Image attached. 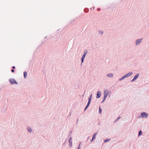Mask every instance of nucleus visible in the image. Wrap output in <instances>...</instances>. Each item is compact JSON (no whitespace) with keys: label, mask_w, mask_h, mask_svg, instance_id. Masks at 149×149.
I'll return each mask as SVG.
<instances>
[{"label":"nucleus","mask_w":149,"mask_h":149,"mask_svg":"<svg viewBox=\"0 0 149 149\" xmlns=\"http://www.w3.org/2000/svg\"><path fill=\"white\" fill-rule=\"evenodd\" d=\"M133 74L132 72H131L125 74L124 76H123L122 77L120 78L119 79H118L119 81H121L123 79H124L126 78L127 77L130 76H131Z\"/></svg>","instance_id":"f257e3e1"},{"label":"nucleus","mask_w":149,"mask_h":149,"mask_svg":"<svg viewBox=\"0 0 149 149\" xmlns=\"http://www.w3.org/2000/svg\"><path fill=\"white\" fill-rule=\"evenodd\" d=\"M88 52V50L87 49H85L84 52V54L82 56V57L81 58V64L84 61V59L86 56V55L87 54Z\"/></svg>","instance_id":"f03ea898"},{"label":"nucleus","mask_w":149,"mask_h":149,"mask_svg":"<svg viewBox=\"0 0 149 149\" xmlns=\"http://www.w3.org/2000/svg\"><path fill=\"white\" fill-rule=\"evenodd\" d=\"M9 81L11 85L14 84H18L17 82L13 78L10 79H9Z\"/></svg>","instance_id":"7ed1b4c3"},{"label":"nucleus","mask_w":149,"mask_h":149,"mask_svg":"<svg viewBox=\"0 0 149 149\" xmlns=\"http://www.w3.org/2000/svg\"><path fill=\"white\" fill-rule=\"evenodd\" d=\"M143 39V38H141L139 39L136 40L135 41L136 45L137 46V45H139L140 44L141 42V41Z\"/></svg>","instance_id":"20e7f679"},{"label":"nucleus","mask_w":149,"mask_h":149,"mask_svg":"<svg viewBox=\"0 0 149 149\" xmlns=\"http://www.w3.org/2000/svg\"><path fill=\"white\" fill-rule=\"evenodd\" d=\"M141 116L143 118H147L148 116V114L145 112H142L141 113Z\"/></svg>","instance_id":"39448f33"},{"label":"nucleus","mask_w":149,"mask_h":149,"mask_svg":"<svg viewBox=\"0 0 149 149\" xmlns=\"http://www.w3.org/2000/svg\"><path fill=\"white\" fill-rule=\"evenodd\" d=\"M139 74L138 73L134 77V78L131 80V82H133L135 81L139 77Z\"/></svg>","instance_id":"423d86ee"},{"label":"nucleus","mask_w":149,"mask_h":149,"mask_svg":"<svg viewBox=\"0 0 149 149\" xmlns=\"http://www.w3.org/2000/svg\"><path fill=\"white\" fill-rule=\"evenodd\" d=\"M101 95V91H99L97 93V96L96 98L97 99L100 98Z\"/></svg>","instance_id":"0eeeda50"},{"label":"nucleus","mask_w":149,"mask_h":149,"mask_svg":"<svg viewBox=\"0 0 149 149\" xmlns=\"http://www.w3.org/2000/svg\"><path fill=\"white\" fill-rule=\"evenodd\" d=\"M104 96L103 97H104L105 98H106L108 96V94H107V89H105L104 91Z\"/></svg>","instance_id":"6e6552de"},{"label":"nucleus","mask_w":149,"mask_h":149,"mask_svg":"<svg viewBox=\"0 0 149 149\" xmlns=\"http://www.w3.org/2000/svg\"><path fill=\"white\" fill-rule=\"evenodd\" d=\"M107 93L108 94V95H109V97H110L111 95V92L110 91H109V90L107 89Z\"/></svg>","instance_id":"1a4fd4ad"},{"label":"nucleus","mask_w":149,"mask_h":149,"mask_svg":"<svg viewBox=\"0 0 149 149\" xmlns=\"http://www.w3.org/2000/svg\"><path fill=\"white\" fill-rule=\"evenodd\" d=\"M107 76H108V77H109L111 78L113 77V74H111V73L108 74H107Z\"/></svg>","instance_id":"9d476101"},{"label":"nucleus","mask_w":149,"mask_h":149,"mask_svg":"<svg viewBox=\"0 0 149 149\" xmlns=\"http://www.w3.org/2000/svg\"><path fill=\"white\" fill-rule=\"evenodd\" d=\"M27 74V73L26 72L24 71V78H26Z\"/></svg>","instance_id":"9b49d317"},{"label":"nucleus","mask_w":149,"mask_h":149,"mask_svg":"<svg viewBox=\"0 0 149 149\" xmlns=\"http://www.w3.org/2000/svg\"><path fill=\"white\" fill-rule=\"evenodd\" d=\"M111 139H110L107 138L104 141V143H105L110 141Z\"/></svg>","instance_id":"f8f14e48"},{"label":"nucleus","mask_w":149,"mask_h":149,"mask_svg":"<svg viewBox=\"0 0 149 149\" xmlns=\"http://www.w3.org/2000/svg\"><path fill=\"white\" fill-rule=\"evenodd\" d=\"M27 130L30 133H31L32 130V129L29 127H28Z\"/></svg>","instance_id":"ddd939ff"},{"label":"nucleus","mask_w":149,"mask_h":149,"mask_svg":"<svg viewBox=\"0 0 149 149\" xmlns=\"http://www.w3.org/2000/svg\"><path fill=\"white\" fill-rule=\"evenodd\" d=\"M97 132H96V133H94L93 134V135L92 138L95 139L96 138V135L97 134Z\"/></svg>","instance_id":"4468645a"},{"label":"nucleus","mask_w":149,"mask_h":149,"mask_svg":"<svg viewBox=\"0 0 149 149\" xmlns=\"http://www.w3.org/2000/svg\"><path fill=\"white\" fill-rule=\"evenodd\" d=\"M88 10H89V9L88 8H85L84 9V11L85 12V13H87L88 12Z\"/></svg>","instance_id":"2eb2a0df"},{"label":"nucleus","mask_w":149,"mask_h":149,"mask_svg":"<svg viewBox=\"0 0 149 149\" xmlns=\"http://www.w3.org/2000/svg\"><path fill=\"white\" fill-rule=\"evenodd\" d=\"M142 132L141 130H140L139 131V134H138V136H141L142 134Z\"/></svg>","instance_id":"dca6fc26"},{"label":"nucleus","mask_w":149,"mask_h":149,"mask_svg":"<svg viewBox=\"0 0 149 149\" xmlns=\"http://www.w3.org/2000/svg\"><path fill=\"white\" fill-rule=\"evenodd\" d=\"M102 109L100 107H99V112H98L99 113V114L101 113V112H102Z\"/></svg>","instance_id":"f3484780"},{"label":"nucleus","mask_w":149,"mask_h":149,"mask_svg":"<svg viewBox=\"0 0 149 149\" xmlns=\"http://www.w3.org/2000/svg\"><path fill=\"white\" fill-rule=\"evenodd\" d=\"M98 32L101 35H102L103 34L104 32L103 31H101L100 30L98 31Z\"/></svg>","instance_id":"a211bd4d"},{"label":"nucleus","mask_w":149,"mask_h":149,"mask_svg":"<svg viewBox=\"0 0 149 149\" xmlns=\"http://www.w3.org/2000/svg\"><path fill=\"white\" fill-rule=\"evenodd\" d=\"M69 146L70 147H71L72 146V141L69 142Z\"/></svg>","instance_id":"6ab92c4d"},{"label":"nucleus","mask_w":149,"mask_h":149,"mask_svg":"<svg viewBox=\"0 0 149 149\" xmlns=\"http://www.w3.org/2000/svg\"><path fill=\"white\" fill-rule=\"evenodd\" d=\"M106 99V98H104V97H103V100H102V101L101 102V103H103L104 102Z\"/></svg>","instance_id":"aec40b11"},{"label":"nucleus","mask_w":149,"mask_h":149,"mask_svg":"<svg viewBox=\"0 0 149 149\" xmlns=\"http://www.w3.org/2000/svg\"><path fill=\"white\" fill-rule=\"evenodd\" d=\"M121 118V117L120 116H119L116 119V120H115V122L116 121H118V120H119L120 118Z\"/></svg>","instance_id":"412c9836"},{"label":"nucleus","mask_w":149,"mask_h":149,"mask_svg":"<svg viewBox=\"0 0 149 149\" xmlns=\"http://www.w3.org/2000/svg\"><path fill=\"white\" fill-rule=\"evenodd\" d=\"M92 94H91V95H90V96H89V98H88V99H91V100L92 99Z\"/></svg>","instance_id":"4be33fe9"},{"label":"nucleus","mask_w":149,"mask_h":149,"mask_svg":"<svg viewBox=\"0 0 149 149\" xmlns=\"http://www.w3.org/2000/svg\"><path fill=\"white\" fill-rule=\"evenodd\" d=\"M90 104V103H87V104L86 105V108H88V107Z\"/></svg>","instance_id":"5701e85b"},{"label":"nucleus","mask_w":149,"mask_h":149,"mask_svg":"<svg viewBox=\"0 0 149 149\" xmlns=\"http://www.w3.org/2000/svg\"><path fill=\"white\" fill-rule=\"evenodd\" d=\"M81 145V143H80L79 144V146L77 148V149H80V145Z\"/></svg>","instance_id":"b1692460"},{"label":"nucleus","mask_w":149,"mask_h":149,"mask_svg":"<svg viewBox=\"0 0 149 149\" xmlns=\"http://www.w3.org/2000/svg\"><path fill=\"white\" fill-rule=\"evenodd\" d=\"M72 140V137H70L69 139V142H72V141H71V140Z\"/></svg>","instance_id":"393cba45"},{"label":"nucleus","mask_w":149,"mask_h":149,"mask_svg":"<svg viewBox=\"0 0 149 149\" xmlns=\"http://www.w3.org/2000/svg\"><path fill=\"white\" fill-rule=\"evenodd\" d=\"M91 99H88V103H90H90L91 102Z\"/></svg>","instance_id":"a878e982"},{"label":"nucleus","mask_w":149,"mask_h":149,"mask_svg":"<svg viewBox=\"0 0 149 149\" xmlns=\"http://www.w3.org/2000/svg\"><path fill=\"white\" fill-rule=\"evenodd\" d=\"M72 131H71L70 132L69 134V136H70L71 135V134H72Z\"/></svg>","instance_id":"bb28decb"},{"label":"nucleus","mask_w":149,"mask_h":149,"mask_svg":"<svg viewBox=\"0 0 149 149\" xmlns=\"http://www.w3.org/2000/svg\"><path fill=\"white\" fill-rule=\"evenodd\" d=\"M142 118V116H141H141H138L137 117V118L138 119L139 118Z\"/></svg>","instance_id":"cd10ccee"},{"label":"nucleus","mask_w":149,"mask_h":149,"mask_svg":"<svg viewBox=\"0 0 149 149\" xmlns=\"http://www.w3.org/2000/svg\"><path fill=\"white\" fill-rule=\"evenodd\" d=\"M74 20H72V21H70V23H72L73 22H74Z\"/></svg>","instance_id":"c85d7f7f"},{"label":"nucleus","mask_w":149,"mask_h":149,"mask_svg":"<svg viewBox=\"0 0 149 149\" xmlns=\"http://www.w3.org/2000/svg\"><path fill=\"white\" fill-rule=\"evenodd\" d=\"M11 71L12 72H13L15 71L14 69H13L11 70Z\"/></svg>","instance_id":"c756f323"},{"label":"nucleus","mask_w":149,"mask_h":149,"mask_svg":"<svg viewBox=\"0 0 149 149\" xmlns=\"http://www.w3.org/2000/svg\"><path fill=\"white\" fill-rule=\"evenodd\" d=\"M94 139H95L92 138V139H91V142H92V141H93Z\"/></svg>","instance_id":"7c9ffc66"},{"label":"nucleus","mask_w":149,"mask_h":149,"mask_svg":"<svg viewBox=\"0 0 149 149\" xmlns=\"http://www.w3.org/2000/svg\"><path fill=\"white\" fill-rule=\"evenodd\" d=\"M12 68L13 69H15V66H14L12 67Z\"/></svg>","instance_id":"2f4dec72"},{"label":"nucleus","mask_w":149,"mask_h":149,"mask_svg":"<svg viewBox=\"0 0 149 149\" xmlns=\"http://www.w3.org/2000/svg\"><path fill=\"white\" fill-rule=\"evenodd\" d=\"M87 108H86V107H85L84 109V111H86Z\"/></svg>","instance_id":"473e14b6"},{"label":"nucleus","mask_w":149,"mask_h":149,"mask_svg":"<svg viewBox=\"0 0 149 149\" xmlns=\"http://www.w3.org/2000/svg\"><path fill=\"white\" fill-rule=\"evenodd\" d=\"M101 10V9L100 8H98L97 9V10L98 11H100Z\"/></svg>","instance_id":"72a5a7b5"},{"label":"nucleus","mask_w":149,"mask_h":149,"mask_svg":"<svg viewBox=\"0 0 149 149\" xmlns=\"http://www.w3.org/2000/svg\"><path fill=\"white\" fill-rule=\"evenodd\" d=\"M78 120H79L78 118L77 119V122H76V124H77V123H78Z\"/></svg>","instance_id":"f704fd0d"},{"label":"nucleus","mask_w":149,"mask_h":149,"mask_svg":"<svg viewBox=\"0 0 149 149\" xmlns=\"http://www.w3.org/2000/svg\"><path fill=\"white\" fill-rule=\"evenodd\" d=\"M100 123H99L98 124V125H100Z\"/></svg>","instance_id":"c9c22d12"},{"label":"nucleus","mask_w":149,"mask_h":149,"mask_svg":"<svg viewBox=\"0 0 149 149\" xmlns=\"http://www.w3.org/2000/svg\"><path fill=\"white\" fill-rule=\"evenodd\" d=\"M47 36H46L45 38H47Z\"/></svg>","instance_id":"e433bc0d"},{"label":"nucleus","mask_w":149,"mask_h":149,"mask_svg":"<svg viewBox=\"0 0 149 149\" xmlns=\"http://www.w3.org/2000/svg\"><path fill=\"white\" fill-rule=\"evenodd\" d=\"M94 8H95V7H94L93 8V9H94Z\"/></svg>","instance_id":"4c0bfd02"}]
</instances>
